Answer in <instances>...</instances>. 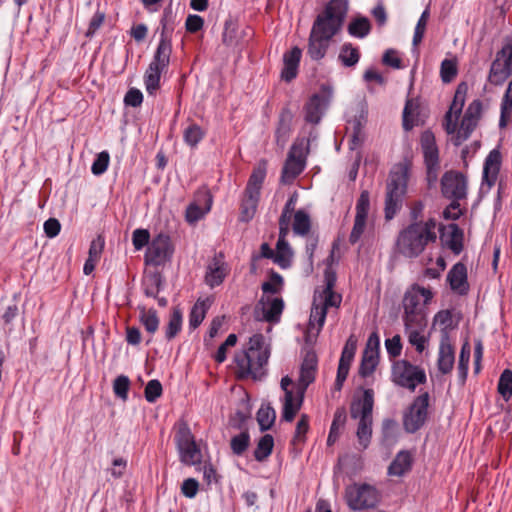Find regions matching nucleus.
<instances>
[{
    "mask_svg": "<svg viewBox=\"0 0 512 512\" xmlns=\"http://www.w3.org/2000/svg\"><path fill=\"white\" fill-rule=\"evenodd\" d=\"M348 0H329L313 22L307 46V55L314 61L323 59L330 42L344 24Z\"/></svg>",
    "mask_w": 512,
    "mask_h": 512,
    "instance_id": "obj_1",
    "label": "nucleus"
},
{
    "mask_svg": "<svg viewBox=\"0 0 512 512\" xmlns=\"http://www.w3.org/2000/svg\"><path fill=\"white\" fill-rule=\"evenodd\" d=\"M271 350L265 345V337L261 333L253 334L249 338L248 347L234 355L236 364V378L254 381H261L267 375L266 366L270 358Z\"/></svg>",
    "mask_w": 512,
    "mask_h": 512,
    "instance_id": "obj_2",
    "label": "nucleus"
},
{
    "mask_svg": "<svg viewBox=\"0 0 512 512\" xmlns=\"http://www.w3.org/2000/svg\"><path fill=\"white\" fill-rule=\"evenodd\" d=\"M374 391L363 390L361 397H354L350 404V416L358 420L356 437L362 450L369 447L373 434Z\"/></svg>",
    "mask_w": 512,
    "mask_h": 512,
    "instance_id": "obj_3",
    "label": "nucleus"
},
{
    "mask_svg": "<svg viewBox=\"0 0 512 512\" xmlns=\"http://www.w3.org/2000/svg\"><path fill=\"white\" fill-rule=\"evenodd\" d=\"M409 169L406 165H397L389 173L386 184V196L384 206L385 220H392L401 210L404 197L407 193Z\"/></svg>",
    "mask_w": 512,
    "mask_h": 512,
    "instance_id": "obj_4",
    "label": "nucleus"
},
{
    "mask_svg": "<svg viewBox=\"0 0 512 512\" xmlns=\"http://www.w3.org/2000/svg\"><path fill=\"white\" fill-rule=\"evenodd\" d=\"M417 223H410L402 229L396 240L397 253L406 258H417L431 242L432 235H424Z\"/></svg>",
    "mask_w": 512,
    "mask_h": 512,
    "instance_id": "obj_5",
    "label": "nucleus"
},
{
    "mask_svg": "<svg viewBox=\"0 0 512 512\" xmlns=\"http://www.w3.org/2000/svg\"><path fill=\"white\" fill-rule=\"evenodd\" d=\"M391 380L395 385L413 392L419 384L426 383L427 377L423 368L403 359L393 363Z\"/></svg>",
    "mask_w": 512,
    "mask_h": 512,
    "instance_id": "obj_6",
    "label": "nucleus"
},
{
    "mask_svg": "<svg viewBox=\"0 0 512 512\" xmlns=\"http://www.w3.org/2000/svg\"><path fill=\"white\" fill-rule=\"evenodd\" d=\"M420 146L426 167L427 184L429 188H432L438 180L440 157L435 135L430 129L421 133Z\"/></svg>",
    "mask_w": 512,
    "mask_h": 512,
    "instance_id": "obj_7",
    "label": "nucleus"
},
{
    "mask_svg": "<svg viewBox=\"0 0 512 512\" xmlns=\"http://www.w3.org/2000/svg\"><path fill=\"white\" fill-rule=\"evenodd\" d=\"M345 500L354 511L373 509L380 502L378 490L369 484H353L345 489Z\"/></svg>",
    "mask_w": 512,
    "mask_h": 512,
    "instance_id": "obj_8",
    "label": "nucleus"
},
{
    "mask_svg": "<svg viewBox=\"0 0 512 512\" xmlns=\"http://www.w3.org/2000/svg\"><path fill=\"white\" fill-rule=\"evenodd\" d=\"M429 400V393L423 392L403 412V428L407 433L414 434L425 425L429 415Z\"/></svg>",
    "mask_w": 512,
    "mask_h": 512,
    "instance_id": "obj_9",
    "label": "nucleus"
},
{
    "mask_svg": "<svg viewBox=\"0 0 512 512\" xmlns=\"http://www.w3.org/2000/svg\"><path fill=\"white\" fill-rule=\"evenodd\" d=\"M512 76V41L508 40L496 53L492 61L488 81L494 86L502 85Z\"/></svg>",
    "mask_w": 512,
    "mask_h": 512,
    "instance_id": "obj_10",
    "label": "nucleus"
},
{
    "mask_svg": "<svg viewBox=\"0 0 512 512\" xmlns=\"http://www.w3.org/2000/svg\"><path fill=\"white\" fill-rule=\"evenodd\" d=\"M174 254V245L171 237L166 233H159L150 242L144 261L147 265L161 266L170 262Z\"/></svg>",
    "mask_w": 512,
    "mask_h": 512,
    "instance_id": "obj_11",
    "label": "nucleus"
},
{
    "mask_svg": "<svg viewBox=\"0 0 512 512\" xmlns=\"http://www.w3.org/2000/svg\"><path fill=\"white\" fill-rule=\"evenodd\" d=\"M440 185L441 193L446 199L460 202L467 198V177L460 171H446L441 177Z\"/></svg>",
    "mask_w": 512,
    "mask_h": 512,
    "instance_id": "obj_12",
    "label": "nucleus"
},
{
    "mask_svg": "<svg viewBox=\"0 0 512 512\" xmlns=\"http://www.w3.org/2000/svg\"><path fill=\"white\" fill-rule=\"evenodd\" d=\"M438 231L442 248L449 249L454 255H459L463 251L464 230L458 224H440Z\"/></svg>",
    "mask_w": 512,
    "mask_h": 512,
    "instance_id": "obj_13",
    "label": "nucleus"
},
{
    "mask_svg": "<svg viewBox=\"0 0 512 512\" xmlns=\"http://www.w3.org/2000/svg\"><path fill=\"white\" fill-rule=\"evenodd\" d=\"M284 310V301L280 297L267 298L262 296L255 306L254 316L256 320H264L269 323H278Z\"/></svg>",
    "mask_w": 512,
    "mask_h": 512,
    "instance_id": "obj_14",
    "label": "nucleus"
},
{
    "mask_svg": "<svg viewBox=\"0 0 512 512\" xmlns=\"http://www.w3.org/2000/svg\"><path fill=\"white\" fill-rule=\"evenodd\" d=\"M294 120V113L290 105H284L278 115V121L275 128V142L280 148H284L287 144L291 133L293 131L292 125Z\"/></svg>",
    "mask_w": 512,
    "mask_h": 512,
    "instance_id": "obj_15",
    "label": "nucleus"
},
{
    "mask_svg": "<svg viewBox=\"0 0 512 512\" xmlns=\"http://www.w3.org/2000/svg\"><path fill=\"white\" fill-rule=\"evenodd\" d=\"M450 289L459 295H466L469 291L467 267L462 262H457L449 270L446 278Z\"/></svg>",
    "mask_w": 512,
    "mask_h": 512,
    "instance_id": "obj_16",
    "label": "nucleus"
},
{
    "mask_svg": "<svg viewBox=\"0 0 512 512\" xmlns=\"http://www.w3.org/2000/svg\"><path fill=\"white\" fill-rule=\"evenodd\" d=\"M327 105L328 99L325 96L317 93L313 94L304 107L305 121L315 125L318 124L322 119Z\"/></svg>",
    "mask_w": 512,
    "mask_h": 512,
    "instance_id": "obj_17",
    "label": "nucleus"
},
{
    "mask_svg": "<svg viewBox=\"0 0 512 512\" xmlns=\"http://www.w3.org/2000/svg\"><path fill=\"white\" fill-rule=\"evenodd\" d=\"M302 50L298 46H294L291 50L283 55V68L281 70V79L291 82L297 77Z\"/></svg>",
    "mask_w": 512,
    "mask_h": 512,
    "instance_id": "obj_18",
    "label": "nucleus"
},
{
    "mask_svg": "<svg viewBox=\"0 0 512 512\" xmlns=\"http://www.w3.org/2000/svg\"><path fill=\"white\" fill-rule=\"evenodd\" d=\"M455 363L454 347L450 343L449 337H442L439 345L437 368L443 374H449Z\"/></svg>",
    "mask_w": 512,
    "mask_h": 512,
    "instance_id": "obj_19",
    "label": "nucleus"
},
{
    "mask_svg": "<svg viewBox=\"0 0 512 512\" xmlns=\"http://www.w3.org/2000/svg\"><path fill=\"white\" fill-rule=\"evenodd\" d=\"M501 153L498 149L490 151L484 161L483 166V181L489 186H493L497 180L501 168Z\"/></svg>",
    "mask_w": 512,
    "mask_h": 512,
    "instance_id": "obj_20",
    "label": "nucleus"
},
{
    "mask_svg": "<svg viewBox=\"0 0 512 512\" xmlns=\"http://www.w3.org/2000/svg\"><path fill=\"white\" fill-rule=\"evenodd\" d=\"M267 174V161L262 159L254 167L249 176L244 192L246 194L261 195V189Z\"/></svg>",
    "mask_w": 512,
    "mask_h": 512,
    "instance_id": "obj_21",
    "label": "nucleus"
},
{
    "mask_svg": "<svg viewBox=\"0 0 512 512\" xmlns=\"http://www.w3.org/2000/svg\"><path fill=\"white\" fill-rule=\"evenodd\" d=\"M287 391L284 395L281 418L285 422H292L302 407L305 395Z\"/></svg>",
    "mask_w": 512,
    "mask_h": 512,
    "instance_id": "obj_22",
    "label": "nucleus"
},
{
    "mask_svg": "<svg viewBox=\"0 0 512 512\" xmlns=\"http://www.w3.org/2000/svg\"><path fill=\"white\" fill-rule=\"evenodd\" d=\"M229 269L225 262L219 261L217 257H214L213 263L207 268L205 275V282L211 288L219 286L223 283L224 279L228 275Z\"/></svg>",
    "mask_w": 512,
    "mask_h": 512,
    "instance_id": "obj_23",
    "label": "nucleus"
},
{
    "mask_svg": "<svg viewBox=\"0 0 512 512\" xmlns=\"http://www.w3.org/2000/svg\"><path fill=\"white\" fill-rule=\"evenodd\" d=\"M306 164L302 160H294L293 155H287L281 171L280 181L283 184H292L305 170Z\"/></svg>",
    "mask_w": 512,
    "mask_h": 512,
    "instance_id": "obj_24",
    "label": "nucleus"
},
{
    "mask_svg": "<svg viewBox=\"0 0 512 512\" xmlns=\"http://www.w3.org/2000/svg\"><path fill=\"white\" fill-rule=\"evenodd\" d=\"M413 459L409 451L398 452L388 467V475L401 477L412 469Z\"/></svg>",
    "mask_w": 512,
    "mask_h": 512,
    "instance_id": "obj_25",
    "label": "nucleus"
},
{
    "mask_svg": "<svg viewBox=\"0 0 512 512\" xmlns=\"http://www.w3.org/2000/svg\"><path fill=\"white\" fill-rule=\"evenodd\" d=\"M172 53L171 39L160 38L151 65L167 70L170 63V56Z\"/></svg>",
    "mask_w": 512,
    "mask_h": 512,
    "instance_id": "obj_26",
    "label": "nucleus"
},
{
    "mask_svg": "<svg viewBox=\"0 0 512 512\" xmlns=\"http://www.w3.org/2000/svg\"><path fill=\"white\" fill-rule=\"evenodd\" d=\"M259 201L260 196L254 194H246V192H243L239 214L240 222L248 223L254 218Z\"/></svg>",
    "mask_w": 512,
    "mask_h": 512,
    "instance_id": "obj_27",
    "label": "nucleus"
},
{
    "mask_svg": "<svg viewBox=\"0 0 512 512\" xmlns=\"http://www.w3.org/2000/svg\"><path fill=\"white\" fill-rule=\"evenodd\" d=\"M213 303V299L207 297L205 299H198L192 306L189 313V326L196 329L205 319L206 313Z\"/></svg>",
    "mask_w": 512,
    "mask_h": 512,
    "instance_id": "obj_28",
    "label": "nucleus"
},
{
    "mask_svg": "<svg viewBox=\"0 0 512 512\" xmlns=\"http://www.w3.org/2000/svg\"><path fill=\"white\" fill-rule=\"evenodd\" d=\"M165 284L164 276L160 271H153L146 275L143 280V291L145 296L157 298Z\"/></svg>",
    "mask_w": 512,
    "mask_h": 512,
    "instance_id": "obj_29",
    "label": "nucleus"
},
{
    "mask_svg": "<svg viewBox=\"0 0 512 512\" xmlns=\"http://www.w3.org/2000/svg\"><path fill=\"white\" fill-rule=\"evenodd\" d=\"M175 435H174V441L177 448L186 446V445H192V443H195V437L193 433L191 432V429L188 425V423L181 419L174 425Z\"/></svg>",
    "mask_w": 512,
    "mask_h": 512,
    "instance_id": "obj_30",
    "label": "nucleus"
},
{
    "mask_svg": "<svg viewBox=\"0 0 512 512\" xmlns=\"http://www.w3.org/2000/svg\"><path fill=\"white\" fill-rule=\"evenodd\" d=\"M346 410L344 407H338L333 416V421L330 426V431L327 437V445L332 446L340 436V429L344 427L346 423Z\"/></svg>",
    "mask_w": 512,
    "mask_h": 512,
    "instance_id": "obj_31",
    "label": "nucleus"
},
{
    "mask_svg": "<svg viewBox=\"0 0 512 512\" xmlns=\"http://www.w3.org/2000/svg\"><path fill=\"white\" fill-rule=\"evenodd\" d=\"M274 448V438L271 434H264L257 442L256 448L253 451L254 459L257 462L266 461L272 454Z\"/></svg>",
    "mask_w": 512,
    "mask_h": 512,
    "instance_id": "obj_32",
    "label": "nucleus"
},
{
    "mask_svg": "<svg viewBox=\"0 0 512 512\" xmlns=\"http://www.w3.org/2000/svg\"><path fill=\"white\" fill-rule=\"evenodd\" d=\"M256 419L260 431L265 432L273 426L276 420V411L270 403H262L257 411Z\"/></svg>",
    "mask_w": 512,
    "mask_h": 512,
    "instance_id": "obj_33",
    "label": "nucleus"
},
{
    "mask_svg": "<svg viewBox=\"0 0 512 512\" xmlns=\"http://www.w3.org/2000/svg\"><path fill=\"white\" fill-rule=\"evenodd\" d=\"M461 318H462V315L459 313L456 322L453 323L452 310L444 309V310L438 311L435 314L434 322L438 323L440 326H442V329H441L442 337H449L448 336L449 331L455 329L458 326Z\"/></svg>",
    "mask_w": 512,
    "mask_h": 512,
    "instance_id": "obj_34",
    "label": "nucleus"
},
{
    "mask_svg": "<svg viewBox=\"0 0 512 512\" xmlns=\"http://www.w3.org/2000/svg\"><path fill=\"white\" fill-rule=\"evenodd\" d=\"M164 71V69L156 67V65H148L144 74V84L149 95H155L156 91L160 88L161 74Z\"/></svg>",
    "mask_w": 512,
    "mask_h": 512,
    "instance_id": "obj_35",
    "label": "nucleus"
},
{
    "mask_svg": "<svg viewBox=\"0 0 512 512\" xmlns=\"http://www.w3.org/2000/svg\"><path fill=\"white\" fill-rule=\"evenodd\" d=\"M180 461L187 466L201 463L202 454L199 446L195 443L177 448Z\"/></svg>",
    "mask_w": 512,
    "mask_h": 512,
    "instance_id": "obj_36",
    "label": "nucleus"
},
{
    "mask_svg": "<svg viewBox=\"0 0 512 512\" xmlns=\"http://www.w3.org/2000/svg\"><path fill=\"white\" fill-rule=\"evenodd\" d=\"M419 105L413 99L406 100L403 114H402V127L405 131H411L417 125Z\"/></svg>",
    "mask_w": 512,
    "mask_h": 512,
    "instance_id": "obj_37",
    "label": "nucleus"
},
{
    "mask_svg": "<svg viewBox=\"0 0 512 512\" xmlns=\"http://www.w3.org/2000/svg\"><path fill=\"white\" fill-rule=\"evenodd\" d=\"M311 218L308 212L303 209H299L294 213V219L292 224L293 232L299 236H307L311 230Z\"/></svg>",
    "mask_w": 512,
    "mask_h": 512,
    "instance_id": "obj_38",
    "label": "nucleus"
},
{
    "mask_svg": "<svg viewBox=\"0 0 512 512\" xmlns=\"http://www.w3.org/2000/svg\"><path fill=\"white\" fill-rule=\"evenodd\" d=\"M139 321L144 326L147 333L153 335L159 327L160 320L157 311L154 308L146 309L139 307Z\"/></svg>",
    "mask_w": 512,
    "mask_h": 512,
    "instance_id": "obj_39",
    "label": "nucleus"
},
{
    "mask_svg": "<svg viewBox=\"0 0 512 512\" xmlns=\"http://www.w3.org/2000/svg\"><path fill=\"white\" fill-rule=\"evenodd\" d=\"M338 59L344 67H353L359 62L360 51L352 43H344L340 49Z\"/></svg>",
    "mask_w": 512,
    "mask_h": 512,
    "instance_id": "obj_40",
    "label": "nucleus"
},
{
    "mask_svg": "<svg viewBox=\"0 0 512 512\" xmlns=\"http://www.w3.org/2000/svg\"><path fill=\"white\" fill-rule=\"evenodd\" d=\"M347 31L353 37L364 38L371 31V23L367 17H356L348 24Z\"/></svg>",
    "mask_w": 512,
    "mask_h": 512,
    "instance_id": "obj_41",
    "label": "nucleus"
},
{
    "mask_svg": "<svg viewBox=\"0 0 512 512\" xmlns=\"http://www.w3.org/2000/svg\"><path fill=\"white\" fill-rule=\"evenodd\" d=\"M182 319L181 310L177 307L173 308L165 328V338L167 341L173 340L179 334L182 329Z\"/></svg>",
    "mask_w": 512,
    "mask_h": 512,
    "instance_id": "obj_42",
    "label": "nucleus"
},
{
    "mask_svg": "<svg viewBox=\"0 0 512 512\" xmlns=\"http://www.w3.org/2000/svg\"><path fill=\"white\" fill-rule=\"evenodd\" d=\"M403 321L405 330L425 329L427 326L425 310L423 309L412 312H404Z\"/></svg>",
    "mask_w": 512,
    "mask_h": 512,
    "instance_id": "obj_43",
    "label": "nucleus"
},
{
    "mask_svg": "<svg viewBox=\"0 0 512 512\" xmlns=\"http://www.w3.org/2000/svg\"><path fill=\"white\" fill-rule=\"evenodd\" d=\"M326 316V306H323L321 303H317L316 298H314L309 317V329L314 328V325L316 323L318 325L316 334L318 335L322 327L324 326Z\"/></svg>",
    "mask_w": 512,
    "mask_h": 512,
    "instance_id": "obj_44",
    "label": "nucleus"
},
{
    "mask_svg": "<svg viewBox=\"0 0 512 512\" xmlns=\"http://www.w3.org/2000/svg\"><path fill=\"white\" fill-rule=\"evenodd\" d=\"M467 92H468V84L464 81L460 82L456 87L453 101L448 110V111H451V113H454V115L456 116V119H458L462 113V110H463V107L465 104V100H466Z\"/></svg>",
    "mask_w": 512,
    "mask_h": 512,
    "instance_id": "obj_45",
    "label": "nucleus"
},
{
    "mask_svg": "<svg viewBox=\"0 0 512 512\" xmlns=\"http://www.w3.org/2000/svg\"><path fill=\"white\" fill-rule=\"evenodd\" d=\"M251 437L248 429L241 431L230 440V448L234 455L242 456L250 446Z\"/></svg>",
    "mask_w": 512,
    "mask_h": 512,
    "instance_id": "obj_46",
    "label": "nucleus"
},
{
    "mask_svg": "<svg viewBox=\"0 0 512 512\" xmlns=\"http://www.w3.org/2000/svg\"><path fill=\"white\" fill-rule=\"evenodd\" d=\"M310 151V141L305 137H297L292 143L288 155H293L294 160H302L306 164Z\"/></svg>",
    "mask_w": 512,
    "mask_h": 512,
    "instance_id": "obj_47",
    "label": "nucleus"
},
{
    "mask_svg": "<svg viewBox=\"0 0 512 512\" xmlns=\"http://www.w3.org/2000/svg\"><path fill=\"white\" fill-rule=\"evenodd\" d=\"M205 137V131L196 123L189 124L183 132L184 142L195 148Z\"/></svg>",
    "mask_w": 512,
    "mask_h": 512,
    "instance_id": "obj_48",
    "label": "nucleus"
},
{
    "mask_svg": "<svg viewBox=\"0 0 512 512\" xmlns=\"http://www.w3.org/2000/svg\"><path fill=\"white\" fill-rule=\"evenodd\" d=\"M497 392L502 396L505 401H509L512 397V370L504 369L501 373L498 385Z\"/></svg>",
    "mask_w": 512,
    "mask_h": 512,
    "instance_id": "obj_49",
    "label": "nucleus"
},
{
    "mask_svg": "<svg viewBox=\"0 0 512 512\" xmlns=\"http://www.w3.org/2000/svg\"><path fill=\"white\" fill-rule=\"evenodd\" d=\"M284 285L283 277L273 269L269 272V281L263 282L261 289L264 294H277Z\"/></svg>",
    "mask_w": 512,
    "mask_h": 512,
    "instance_id": "obj_50",
    "label": "nucleus"
},
{
    "mask_svg": "<svg viewBox=\"0 0 512 512\" xmlns=\"http://www.w3.org/2000/svg\"><path fill=\"white\" fill-rule=\"evenodd\" d=\"M175 15L173 14L170 6L163 10V14L160 20L161 34L160 38L171 39L170 35L174 30Z\"/></svg>",
    "mask_w": 512,
    "mask_h": 512,
    "instance_id": "obj_51",
    "label": "nucleus"
},
{
    "mask_svg": "<svg viewBox=\"0 0 512 512\" xmlns=\"http://www.w3.org/2000/svg\"><path fill=\"white\" fill-rule=\"evenodd\" d=\"M458 67L456 59H444L440 67V77L443 83H450L457 76Z\"/></svg>",
    "mask_w": 512,
    "mask_h": 512,
    "instance_id": "obj_52",
    "label": "nucleus"
},
{
    "mask_svg": "<svg viewBox=\"0 0 512 512\" xmlns=\"http://www.w3.org/2000/svg\"><path fill=\"white\" fill-rule=\"evenodd\" d=\"M378 363L379 356L363 353L361 363L359 366L360 376L363 378L370 376L375 371Z\"/></svg>",
    "mask_w": 512,
    "mask_h": 512,
    "instance_id": "obj_53",
    "label": "nucleus"
},
{
    "mask_svg": "<svg viewBox=\"0 0 512 512\" xmlns=\"http://www.w3.org/2000/svg\"><path fill=\"white\" fill-rule=\"evenodd\" d=\"M130 379L126 375H119L115 378L113 382V391L114 394L122 399L123 401H126L128 399V392L130 388Z\"/></svg>",
    "mask_w": 512,
    "mask_h": 512,
    "instance_id": "obj_54",
    "label": "nucleus"
},
{
    "mask_svg": "<svg viewBox=\"0 0 512 512\" xmlns=\"http://www.w3.org/2000/svg\"><path fill=\"white\" fill-rule=\"evenodd\" d=\"M193 203H198L199 206L206 211H210L213 204V195L207 186L199 188L194 195Z\"/></svg>",
    "mask_w": 512,
    "mask_h": 512,
    "instance_id": "obj_55",
    "label": "nucleus"
},
{
    "mask_svg": "<svg viewBox=\"0 0 512 512\" xmlns=\"http://www.w3.org/2000/svg\"><path fill=\"white\" fill-rule=\"evenodd\" d=\"M316 371L300 369L299 379L296 385V394L305 395V392L310 384L315 381Z\"/></svg>",
    "mask_w": 512,
    "mask_h": 512,
    "instance_id": "obj_56",
    "label": "nucleus"
},
{
    "mask_svg": "<svg viewBox=\"0 0 512 512\" xmlns=\"http://www.w3.org/2000/svg\"><path fill=\"white\" fill-rule=\"evenodd\" d=\"M293 252L289 243H287V248L279 249L276 246V252L274 256V262L278 264L282 269H287L292 264Z\"/></svg>",
    "mask_w": 512,
    "mask_h": 512,
    "instance_id": "obj_57",
    "label": "nucleus"
},
{
    "mask_svg": "<svg viewBox=\"0 0 512 512\" xmlns=\"http://www.w3.org/2000/svg\"><path fill=\"white\" fill-rule=\"evenodd\" d=\"M163 392L162 384L157 379L150 380L144 390L145 399L149 403H154L159 397H161Z\"/></svg>",
    "mask_w": 512,
    "mask_h": 512,
    "instance_id": "obj_58",
    "label": "nucleus"
},
{
    "mask_svg": "<svg viewBox=\"0 0 512 512\" xmlns=\"http://www.w3.org/2000/svg\"><path fill=\"white\" fill-rule=\"evenodd\" d=\"M370 208V194L367 190H363L356 203V218L367 220Z\"/></svg>",
    "mask_w": 512,
    "mask_h": 512,
    "instance_id": "obj_59",
    "label": "nucleus"
},
{
    "mask_svg": "<svg viewBox=\"0 0 512 512\" xmlns=\"http://www.w3.org/2000/svg\"><path fill=\"white\" fill-rule=\"evenodd\" d=\"M110 155L107 151L100 152L92 163L91 171L94 175H102L108 168Z\"/></svg>",
    "mask_w": 512,
    "mask_h": 512,
    "instance_id": "obj_60",
    "label": "nucleus"
},
{
    "mask_svg": "<svg viewBox=\"0 0 512 512\" xmlns=\"http://www.w3.org/2000/svg\"><path fill=\"white\" fill-rule=\"evenodd\" d=\"M105 19H106V13L104 11L97 9L89 21V25L85 32V36L87 38H92L96 34L98 29L102 26Z\"/></svg>",
    "mask_w": 512,
    "mask_h": 512,
    "instance_id": "obj_61",
    "label": "nucleus"
},
{
    "mask_svg": "<svg viewBox=\"0 0 512 512\" xmlns=\"http://www.w3.org/2000/svg\"><path fill=\"white\" fill-rule=\"evenodd\" d=\"M403 308L404 312L423 310L424 308L420 304L419 293L413 290L407 291L403 298Z\"/></svg>",
    "mask_w": 512,
    "mask_h": 512,
    "instance_id": "obj_62",
    "label": "nucleus"
},
{
    "mask_svg": "<svg viewBox=\"0 0 512 512\" xmlns=\"http://www.w3.org/2000/svg\"><path fill=\"white\" fill-rule=\"evenodd\" d=\"M150 233L147 229H136L132 233V243L136 251L150 244Z\"/></svg>",
    "mask_w": 512,
    "mask_h": 512,
    "instance_id": "obj_63",
    "label": "nucleus"
},
{
    "mask_svg": "<svg viewBox=\"0 0 512 512\" xmlns=\"http://www.w3.org/2000/svg\"><path fill=\"white\" fill-rule=\"evenodd\" d=\"M208 212L209 211L199 206L198 203L191 202L186 208L185 219L188 223L193 224L203 218Z\"/></svg>",
    "mask_w": 512,
    "mask_h": 512,
    "instance_id": "obj_64",
    "label": "nucleus"
}]
</instances>
